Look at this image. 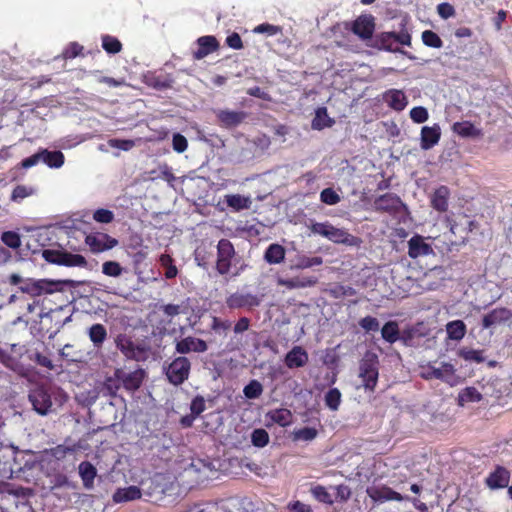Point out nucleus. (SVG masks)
I'll use <instances>...</instances> for the list:
<instances>
[{
	"instance_id": "f257e3e1",
	"label": "nucleus",
	"mask_w": 512,
	"mask_h": 512,
	"mask_svg": "<svg viewBox=\"0 0 512 512\" xmlns=\"http://www.w3.org/2000/svg\"><path fill=\"white\" fill-rule=\"evenodd\" d=\"M313 234L320 235L337 244L356 245L358 238L348 233L345 229L334 227L328 221L315 222L309 226Z\"/></svg>"
},
{
	"instance_id": "f03ea898",
	"label": "nucleus",
	"mask_w": 512,
	"mask_h": 512,
	"mask_svg": "<svg viewBox=\"0 0 512 512\" xmlns=\"http://www.w3.org/2000/svg\"><path fill=\"white\" fill-rule=\"evenodd\" d=\"M8 282L11 285H18V288L22 293H26L31 297H37L43 294L52 293L54 291L53 286L55 285L54 282L46 279H24L16 273H13L8 277Z\"/></svg>"
},
{
	"instance_id": "7ed1b4c3",
	"label": "nucleus",
	"mask_w": 512,
	"mask_h": 512,
	"mask_svg": "<svg viewBox=\"0 0 512 512\" xmlns=\"http://www.w3.org/2000/svg\"><path fill=\"white\" fill-rule=\"evenodd\" d=\"M358 376L366 391H375L379 378V359L375 353L365 354L359 364Z\"/></svg>"
},
{
	"instance_id": "20e7f679",
	"label": "nucleus",
	"mask_w": 512,
	"mask_h": 512,
	"mask_svg": "<svg viewBox=\"0 0 512 512\" xmlns=\"http://www.w3.org/2000/svg\"><path fill=\"white\" fill-rule=\"evenodd\" d=\"M446 222L450 232L458 237L462 244L467 241L469 234L478 226L475 220L462 212L446 216Z\"/></svg>"
},
{
	"instance_id": "39448f33",
	"label": "nucleus",
	"mask_w": 512,
	"mask_h": 512,
	"mask_svg": "<svg viewBox=\"0 0 512 512\" xmlns=\"http://www.w3.org/2000/svg\"><path fill=\"white\" fill-rule=\"evenodd\" d=\"M217 258L215 269L220 275H228L233 263L236 264V251L232 242L222 238L217 244Z\"/></svg>"
},
{
	"instance_id": "423d86ee",
	"label": "nucleus",
	"mask_w": 512,
	"mask_h": 512,
	"mask_svg": "<svg viewBox=\"0 0 512 512\" xmlns=\"http://www.w3.org/2000/svg\"><path fill=\"white\" fill-rule=\"evenodd\" d=\"M42 257L49 263L66 267H85L87 260L80 254H73L65 250L45 249Z\"/></svg>"
},
{
	"instance_id": "0eeeda50",
	"label": "nucleus",
	"mask_w": 512,
	"mask_h": 512,
	"mask_svg": "<svg viewBox=\"0 0 512 512\" xmlns=\"http://www.w3.org/2000/svg\"><path fill=\"white\" fill-rule=\"evenodd\" d=\"M191 363L185 356L176 357L166 369V377L168 381L179 386L183 384L190 375Z\"/></svg>"
},
{
	"instance_id": "6e6552de",
	"label": "nucleus",
	"mask_w": 512,
	"mask_h": 512,
	"mask_svg": "<svg viewBox=\"0 0 512 512\" xmlns=\"http://www.w3.org/2000/svg\"><path fill=\"white\" fill-rule=\"evenodd\" d=\"M376 41L381 48L396 52L399 50V45H411V35L406 30H402L399 33L383 32L377 35Z\"/></svg>"
},
{
	"instance_id": "1a4fd4ad",
	"label": "nucleus",
	"mask_w": 512,
	"mask_h": 512,
	"mask_svg": "<svg viewBox=\"0 0 512 512\" xmlns=\"http://www.w3.org/2000/svg\"><path fill=\"white\" fill-rule=\"evenodd\" d=\"M85 244L92 253L98 254L116 247L118 240L107 233L92 232L86 235Z\"/></svg>"
},
{
	"instance_id": "9d476101",
	"label": "nucleus",
	"mask_w": 512,
	"mask_h": 512,
	"mask_svg": "<svg viewBox=\"0 0 512 512\" xmlns=\"http://www.w3.org/2000/svg\"><path fill=\"white\" fill-rule=\"evenodd\" d=\"M421 377L425 380L438 379L449 385H454L456 377L455 368L453 364L448 362H443L439 368L428 365L421 372Z\"/></svg>"
},
{
	"instance_id": "9b49d317",
	"label": "nucleus",
	"mask_w": 512,
	"mask_h": 512,
	"mask_svg": "<svg viewBox=\"0 0 512 512\" xmlns=\"http://www.w3.org/2000/svg\"><path fill=\"white\" fill-rule=\"evenodd\" d=\"M261 303V298L252 293L234 292L226 298V305L229 309H253Z\"/></svg>"
},
{
	"instance_id": "f8f14e48",
	"label": "nucleus",
	"mask_w": 512,
	"mask_h": 512,
	"mask_svg": "<svg viewBox=\"0 0 512 512\" xmlns=\"http://www.w3.org/2000/svg\"><path fill=\"white\" fill-rule=\"evenodd\" d=\"M29 401L33 409L40 415H47L52 408L50 393L43 387H37L30 391Z\"/></svg>"
},
{
	"instance_id": "ddd939ff",
	"label": "nucleus",
	"mask_w": 512,
	"mask_h": 512,
	"mask_svg": "<svg viewBox=\"0 0 512 512\" xmlns=\"http://www.w3.org/2000/svg\"><path fill=\"white\" fill-rule=\"evenodd\" d=\"M403 206L401 198L393 193L380 195L374 200V208L378 212L396 214L401 211Z\"/></svg>"
},
{
	"instance_id": "4468645a",
	"label": "nucleus",
	"mask_w": 512,
	"mask_h": 512,
	"mask_svg": "<svg viewBox=\"0 0 512 512\" xmlns=\"http://www.w3.org/2000/svg\"><path fill=\"white\" fill-rule=\"evenodd\" d=\"M351 30L362 40L370 39L375 30L374 17L371 14L360 15L351 23Z\"/></svg>"
},
{
	"instance_id": "2eb2a0df",
	"label": "nucleus",
	"mask_w": 512,
	"mask_h": 512,
	"mask_svg": "<svg viewBox=\"0 0 512 512\" xmlns=\"http://www.w3.org/2000/svg\"><path fill=\"white\" fill-rule=\"evenodd\" d=\"M318 282V277L314 275H297L288 279L282 277L277 278V284L288 290L314 287Z\"/></svg>"
},
{
	"instance_id": "dca6fc26",
	"label": "nucleus",
	"mask_w": 512,
	"mask_h": 512,
	"mask_svg": "<svg viewBox=\"0 0 512 512\" xmlns=\"http://www.w3.org/2000/svg\"><path fill=\"white\" fill-rule=\"evenodd\" d=\"M512 320V310L506 307H497L485 314L482 318V328L488 329L494 325Z\"/></svg>"
},
{
	"instance_id": "f3484780",
	"label": "nucleus",
	"mask_w": 512,
	"mask_h": 512,
	"mask_svg": "<svg viewBox=\"0 0 512 512\" xmlns=\"http://www.w3.org/2000/svg\"><path fill=\"white\" fill-rule=\"evenodd\" d=\"M115 376L121 380L123 387L128 391H136L142 385L144 380L145 372L142 369L126 373L122 370H116Z\"/></svg>"
},
{
	"instance_id": "a211bd4d",
	"label": "nucleus",
	"mask_w": 512,
	"mask_h": 512,
	"mask_svg": "<svg viewBox=\"0 0 512 512\" xmlns=\"http://www.w3.org/2000/svg\"><path fill=\"white\" fill-rule=\"evenodd\" d=\"M207 349V343L203 339L192 336L177 341L175 345V350L179 354H188L190 352L203 353Z\"/></svg>"
},
{
	"instance_id": "6ab92c4d",
	"label": "nucleus",
	"mask_w": 512,
	"mask_h": 512,
	"mask_svg": "<svg viewBox=\"0 0 512 512\" xmlns=\"http://www.w3.org/2000/svg\"><path fill=\"white\" fill-rule=\"evenodd\" d=\"M510 476L511 473L507 468L498 465L494 471L488 475L485 482L490 489H501L508 487Z\"/></svg>"
},
{
	"instance_id": "aec40b11",
	"label": "nucleus",
	"mask_w": 512,
	"mask_h": 512,
	"mask_svg": "<svg viewBox=\"0 0 512 512\" xmlns=\"http://www.w3.org/2000/svg\"><path fill=\"white\" fill-rule=\"evenodd\" d=\"M432 246L424 241L421 235H414L408 241V255L412 259L433 254Z\"/></svg>"
},
{
	"instance_id": "412c9836",
	"label": "nucleus",
	"mask_w": 512,
	"mask_h": 512,
	"mask_svg": "<svg viewBox=\"0 0 512 512\" xmlns=\"http://www.w3.org/2000/svg\"><path fill=\"white\" fill-rule=\"evenodd\" d=\"M367 494L374 502L380 503L385 501H402L404 499L400 493L387 486L369 487Z\"/></svg>"
},
{
	"instance_id": "4be33fe9",
	"label": "nucleus",
	"mask_w": 512,
	"mask_h": 512,
	"mask_svg": "<svg viewBox=\"0 0 512 512\" xmlns=\"http://www.w3.org/2000/svg\"><path fill=\"white\" fill-rule=\"evenodd\" d=\"M441 138V128L438 124L423 126L420 133V147L429 150L438 144Z\"/></svg>"
},
{
	"instance_id": "5701e85b",
	"label": "nucleus",
	"mask_w": 512,
	"mask_h": 512,
	"mask_svg": "<svg viewBox=\"0 0 512 512\" xmlns=\"http://www.w3.org/2000/svg\"><path fill=\"white\" fill-rule=\"evenodd\" d=\"M198 49L193 52L195 60H201L219 48V43L214 36H202L197 39Z\"/></svg>"
},
{
	"instance_id": "b1692460",
	"label": "nucleus",
	"mask_w": 512,
	"mask_h": 512,
	"mask_svg": "<svg viewBox=\"0 0 512 512\" xmlns=\"http://www.w3.org/2000/svg\"><path fill=\"white\" fill-rule=\"evenodd\" d=\"M384 102L395 111H403L407 104L408 99L402 90L389 89L383 93Z\"/></svg>"
},
{
	"instance_id": "393cba45",
	"label": "nucleus",
	"mask_w": 512,
	"mask_h": 512,
	"mask_svg": "<svg viewBox=\"0 0 512 512\" xmlns=\"http://www.w3.org/2000/svg\"><path fill=\"white\" fill-rule=\"evenodd\" d=\"M449 198L450 189L445 185H441L435 189L430 197L431 207L438 212H446L449 206Z\"/></svg>"
},
{
	"instance_id": "a878e982",
	"label": "nucleus",
	"mask_w": 512,
	"mask_h": 512,
	"mask_svg": "<svg viewBox=\"0 0 512 512\" xmlns=\"http://www.w3.org/2000/svg\"><path fill=\"white\" fill-rule=\"evenodd\" d=\"M308 353L301 346H294L285 356V365L290 368H300L307 364Z\"/></svg>"
},
{
	"instance_id": "bb28decb",
	"label": "nucleus",
	"mask_w": 512,
	"mask_h": 512,
	"mask_svg": "<svg viewBox=\"0 0 512 512\" xmlns=\"http://www.w3.org/2000/svg\"><path fill=\"white\" fill-rule=\"evenodd\" d=\"M246 114L242 111L220 110L217 119L222 127L233 128L238 126L245 119Z\"/></svg>"
},
{
	"instance_id": "cd10ccee",
	"label": "nucleus",
	"mask_w": 512,
	"mask_h": 512,
	"mask_svg": "<svg viewBox=\"0 0 512 512\" xmlns=\"http://www.w3.org/2000/svg\"><path fill=\"white\" fill-rule=\"evenodd\" d=\"M116 347L129 359H137L140 349L134 342L126 335H118L116 340Z\"/></svg>"
},
{
	"instance_id": "c85d7f7f",
	"label": "nucleus",
	"mask_w": 512,
	"mask_h": 512,
	"mask_svg": "<svg viewBox=\"0 0 512 512\" xmlns=\"http://www.w3.org/2000/svg\"><path fill=\"white\" fill-rule=\"evenodd\" d=\"M452 130L464 138H480L483 135L482 130L470 121L456 122L453 124Z\"/></svg>"
},
{
	"instance_id": "c756f323",
	"label": "nucleus",
	"mask_w": 512,
	"mask_h": 512,
	"mask_svg": "<svg viewBox=\"0 0 512 512\" xmlns=\"http://www.w3.org/2000/svg\"><path fill=\"white\" fill-rule=\"evenodd\" d=\"M142 492L140 487L129 486L125 488H118L113 494V501L115 503H122L141 498Z\"/></svg>"
},
{
	"instance_id": "7c9ffc66",
	"label": "nucleus",
	"mask_w": 512,
	"mask_h": 512,
	"mask_svg": "<svg viewBox=\"0 0 512 512\" xmlns=\"http://www.w3.org/2000/svg\"><path fill=\"white\" fill-rule=\"evenodd\" d=\"M285 248L277 243L270 244L264 253V260L268 264H280L285 259Z\"/></svg>"
},
{
	"instance_id": "2f4dec72",
	"label": "nucleus",
	"mask_w": 512,
	"mask_h": 512,
	"mask_svg": "<svg viewBox=\"0 0 512 512\" xmlns=\"http://www.w3.org/2000/svg\"><path fill=\"white\" fill-rule=\"evenodd\" d=\"M334 123L335 120L328 116L327 109L325 107H319L316 110L311 126L314 130H322L332 127Z\"/></svg>"
},
{
	"instance_id": "473e14b6",
	"label": "nucleus",
	"mask_w": 512,
	"mask_h": 512,
	"mask_svg": "<svg viewBox=\"0 0 512 512\" xmlns=\"http://www.w3.org/2000/svg\"><path fill=\"white\" fill-rule=\"evenodd\" d=\"M41 161L50 168H60L64 164V154L61 151L40 150Z\"/></svg>"
},
{
	"instance_id": "72a5a7b5",
	"label": "nucleus",
	"mask_w": 512,
	"mask_h": 512,
	"mask_svg": "<svg viewBox=\"0 0 512 512\" xmlns=\"http://www.w3.org/2000/svg\"><path fill=\"white\" fill-rule=\"evenodd\" d=\"M79 475L83 485L86 488H91L97 475V470L89 461H83L79 464Z\"/></svg>"
},
{
	"instance_id": "f704fd0d",
	"label": "nucleus",
	"mask_w": 512,
	"mask_h": 512,
	"mask_svg": "<svg viewBox=\"0 0 512 512\" xmlns=\"http://www.w3.org/2000/svg\"><path fill=\"white\" fill-rule=\"evenodd\" d=\"M466 324L462 320L450 321L446 325V332L449 339L460 341L466 334Z\"/></svg>"
},
{
	"instance_id": "c9c22d12",
	"label": "nucleus",
	"mask_w": 512,
	"mask_h": 512,
	"mask_svg": "<svg viewBox=\"0 0 512 512\" xmlns=\"http://www.w3.org/2000/svg\"><path fill=\"white\" fill-rule=\"evenodd\" d=\"M225 203L228 207L238 212L249 209L251 200L249 197H245L240 194H229L225 196Z\"/></svg>"
},
{
	"instance_id": "e433bc0d",
	"label": "nucleus",
	"mask_w": 512,
	"mask_h": 512,
	"mask_svg": "<svg viewBox=\"0 0 512 512\" xmlns=\"http://www.w3.org/2000/svg\"><path fill=\"white\" fill-rule=\"evenodd\" d=\"M269 418L281 427H286L292 423L293 415L289 409L278 408L268 413Z\"/></svg>"
},
{
	"instance_id": "4c0bfd02",
	"label": "nucleus",
	"mask_w": 512,
	"mask_h": 512,
	"mask_svg": "<svg viewBox=\"0 0 512 512\" xmlns=\"http://www.w3.org/2000/svg\"><path fill=\"white\" fill-rule=\"evenodd\" d=\"M382 338L390 343H395L400 337L399 325L396 321L386 322L381 329Z\"/></svg>"
},
{
	"instance_id": "58836bf2",
	"label": "nucleus",
	"mask_w": 512,
	"mask_h": 512,
	"mask_svg": "<svg viewBox=\"0 0 512 512\" xmlns=\"http://www.w3.org/2000/svg\"><path fill=\"white\" fill-rule=\"evenodd\" d=\"M91 342L96 347H101L107 338V330L103 324H93L88 331Z\"/></svg>"
},
{
	"instance_id": "ea45409f",
	"label": "nucleus",
	"mask_w": 512,
	"mask_h": 512,
	"mask_svg": "<svg viewBox=\"0 0 512 512\" xmlns=\"http://www.w3.org/2000/svg\"><path fill=\"white\" fill-rule=\"evenodd\" d=\"M322 264H323V258L320 256L309 257V256L301 255V256L297 257L296 263L291 266V269L292 270H294V269L304 270V269H308V268H311L314 266H320Z\"/></svg>"
},
{
	"instance_id": "a19ab883",
	"label": "nucleus",
	"mask_w": 512,
	"mask_h": 512,
	"mask_svg": "<svg viewBox=\"0 0 512 512\" xmlns=\"http://www.w3.org/2000/svg\"><path fill=\"white\" fill-rule=\"evenodd\" d=\"M161 267L165 269L164 275L166 279H173L178 275V268L174 264V259L169 254H162L159 257Z\"/></svg>"
},
{
	"instance_id": "79ce46f5",
	"label": "nucleus",
	"mask_w": 512,
	"mask_h": 512,
	"mask_svg": "<svg viewBox=\"0 0 512 512\" xmlns=\"http://www.w3.org/2000/svg\"><path fill=\"white\" fill-rule=\"evenodd\" d=\"M482 395L475 387H466L458 395V404L463 406L468 402H479Z\"/></svg>"
},
{
	"instance_id": "37998d69",
	"label": "nucleus",
	"mask_w": 512,
	"mask_h": 512,
	"mask_svg": "<svg viewBox=\"0 0 512 512\" xmlns=\"http://www.w3.org/2000/svg\"><path fill=\"white\" fill-rule=\"evenodd\" d=\"M141 492L143 491L148 496L155 494H162L164 492L163 487L158 483L157 479L149 478L141 481Z\"/></svg>"
},
{
	"instance_id": "c03bdc74",
	"label": "nucleus",
	"mask_w": 512,
	"mask_h": 512,
	"mask_svg": "<svg viewBox=\"0 0 512 512\" xmlns=\"http://www.w3.org/2000/svg\"><path fill=\"white\" fill-rule=\"evenodd\" d=\"M76 451V446H65V445H57L50 449L45 450V453L56 460H63L69 453H74Z\"/></svg>"
},
{
	"instance_id": "a18cd8bd",
	"label": "nucleus",
	"mask_w": 512,
	"mask_h": 512,
	"mask_svg": "<svg viewBox=\"0 0 512 512\" xmlns=\"http://www.w3.org/2000/svg\"><path fill=\"white\" fill-rule=\"evenodd\" d=\"M102 47L109 54H117L122 50V43L116 37L102 36Z\"/></svg>"
},
{
	"instance_id": "49530a36",
	"label": "nucleus",
	"mask_w": 512,
	"mask_h": 512,
	"mask_svg": "<svg viewBox=\"0 0 512 512\" xmlns=\"http://www.w3.org/2000/svg\"><path fill=\"white\" fill-rule=\"evenodd\" d=\"M341 403V392L337 388H331L325 395V404L332 411L338 410Z\"/></svg>"
},
{
	"instance_id": "de8ad7c7",
	"label": "nucleus",
	"mask_w": 512,
	"mask_h": 512,
	"mask_svg": "<svg viewBox=\"0 0 512 512\" xmlns=\"http://www.w3.org/2000/svg\"><path fill=\"white\" fill-rule=\"evenodd\" d=\"M124 268L117 261H106L102 264V273L109 277H119Z\"/></svg>"
},
{
	"instance_id": "09e8293b",
	"label": "nucleus",
	"mask_w": 512,
	"mask_h": 512,
	"mask_svg": "<svg viewBox=\"0 0 512 512\" xmlns=\"http://www.w3.org/2000/svg\"><path fill=\"white\" fill-rule=\"evenodd\" d=\"M458 355L466 361L482 363L485 358L482 350L462 348L459 350Z\"/></svg>"
},
{
	"instance_id": "8fccbe9b",
	"label": "nucleus",
	"mask_w": 512,
	"mask_h": 512,
	"mask_svg": "<svg viewBox=\"0 0 512 512\" xmlns=\"http://www.w3.org/2000/svg\"><path fill=\"white\" fill-rule=\"evenodd\" d=\"M422 41L426 46L432 48H441L443 45L442 39L432 30H425L422 33Z\"/></svg>"
},
{
	"instance_id": "3c124183",
	"label": "nucleus",
	"mask_w": 512,
	"mask_h": 512,
	"mask_svg": "<svg viewBox=\"0 0 512 512\" xmlns=\"http://www.w3.org/2000/svg\"><path fill=\"white\" fill-rule=\"evenodd\" d=\"M251 442L254 446L262 448L269 443V434L265 429H255L251 434Z\"/></svg>"
},
{
	"instance_id": "603ef678",
	"label": "nucleus",
	"mask_w": 512,
	"mask_h": 512,
	"mask_svg": "<svg viewBox=\"0 0 512 512\" xmlns=\"http://www.w3.org/2000/svg\"><path fill=\"white\" fill-rule=\"evenodd\" d=\"M2 242L12 249H18L21 246L20 235L15 231H5L1 235Z\"/></svg>"
},
{
	"instance_id": "864d4df0",
	"label": "nucleus",
	"mask_w": 512,
	"mask_h": 512,
	"mask_svg": "<svg viewBox=\"0 0 512 512\" xmlns=\"http://www.w3.org/2000/svg\"><path fill=\"white\" fill-rule=\"evenodd\" d=\"M263 392L262 384L257 380H251L249 384L244 387L243 393L248 399H256Z\"/></svg>"
},
{
	"instance_id": "5fc2aeb1",
	"label": "nucleus",
	"mask_w": 512,
	"mask_h": 512,
	"mask_svg": "<svg viewBox=\"0 0 512 512\" xmlns=\"http://www.w3.org/2000/svg\"><path fill=\"white\" fill-rule=\"evenodd\" d=\"M320 200L326 205H336L341 198L333 188H325L320 193Z\"/></svg>"
},
{
	"instance_id": "6e6d98bb",
	"label": "nucleus",
	"mask_w": 512,
	"mask_h": 512,
	"mask_svg": "<svg viewBox=\"0 0 512 512\" xmlns=\"http://www.w3.org/2000/svg\"><path fill=\"white\" fill-rule=\"evenodd\" d=\"M311 493L316 500L325 504H331L332 498L327 489L322 485H317L311 489Z\"/></svg>"
},
{
	"instance_id": "4d7b16f0",
	"label": "nucleus",
	"mask_w": 512,
	"mask_h": 512,
	"mask_svg": "<svg viewBox=\"0 0 512 512\" xmlns=\"http://www.w3.org/2000/svg\"><path fill=\"white\" fill-rule=\"evenodd\" d=\"M210 327L217 334H226L231 327V322L229 320H222L219 317L213 316Z\"/></svg>"
},
{
	"instance_id": "13d9d810",
	"label": "nucleus",
	"mask_w": 512,
	"mask_h": 512,
	"mask_svg": "<svg viewBox=\"0 0 512 512\" xmlns=\"http://www.w3.org/2000/svg\"><path fill=\"white\" fill-rule=\"evenodd\" d=\"M428 117H429L428 111L423 106H416L410 110V118L415 123H418V124L424 123L425 121L428 120Z\"/></svg>"
},
{
	"instance_id": "bf43d9fd",
	"label": "nucleus",
	"mask_w": 512,
	"mask_h": 512,
	"mask_svg": "<svg viewBox=\"0 0 512 512\" xmlns=\"http://www.w3.org/2000/svg\"><path fill=\"white\" fill-rule=\"evenodd\" d=\"M33 194V189L30 187H27L25 185H17L11 194V200L15 202H20L24 198L30 196Z\"/></svg>"
},
{
	"instance_id": "052dcab7",
	"label": "nucleus",
	"mask_w": 512,
	"mask_h": 512,
	"mask_svg": "<svg viewBox=\"0 0 512 512\" xmlns=\"http://www.w3.org/2000/svg\"><path fill=\"white\" fill-rule=\"evenodd\" d=\"M93 219L98 223L108 224L114 220V213L111 210L100 208L93 213Z\"/></svg>"
},
{
	"instance_id": "680f3d73",
	"label": "nucleus",
	"mask_w": 512,
	"mask_h": 512,
	"mask_svg": "<svg viewBox=\"0 0 512 512\" xmlns=\"http://www.w3.org/2000/svg\"><path fill=\"white\" fill-rule=\"evenodd\" d=\"M108 145L111 148H117L123 151H129L135 146V141L130 139H117L112 138L108 140Z\"/></svg>"
},
{
	"instance_id": "e2e57ef3",
	"label": "nucleus",
	"mask_w": 512,
	"mask_h": 512,
	"mask_svg": "<svg viewBox=\"0 0 512 512\" xmlns=\"http://www.w3.org/2000/svg\"><path fill=\"white\" fill-rule=\"evenodd\" d=\"M359 325L365 332L378 331L380 327L378 319L372 316L360 319Z\"/></svg>"
},
{
	"instance_id": "0e129e2a",
	"label": "nucleus",
	"mask_w": 512,
	"mask_h": 512,
	"mask_svg": "<svg viewBox=\"0 0 512 512\" xmlns=\"http://www.w3.org/2000/svg\"><path fill=\"white\" fill-rule=\"evenodd\" d=\"M206 409L205 399L203 396H195L190 404V411L194 416H199Z\"/></svg>"
},
{
	"instance_id": "69168bd1",
	"label": "nucleus",
	"mask_w": 512,
	"mask_h": 512,
	"mask_svg": "<svg viewBox=\"0 0 512 512\" xmlns=\"http://www.w3.org/2000/svg\"><path fill=\"white\" fill-rule=\"evenodd\" d=\"M120 383H121V380L118 379V377H116V376H115V378L109 377L104 382L103 389L106 391V393L109 396L114 397V396H116V394L120 388Z\"/></svg>"
},
{
	"instance_id": "338daca9",
	"label": "nucleus",
	"mask_w": 512,
	"mask_h": 512,
	"mask_svg": "<svg viewBox=\"0 0 512 512\" xmlns=\"http://www.w3.org/2000/svg\"><path fill=\"white\" fill-rule=\"evenodd\" d=\"M83 46L77 42H71L63 52V57L65 59H73L79 55H82Z\"/></svg>"
},
{
	"instance_id": "774afa93",
	"label": "nucleus",
	"mask_w": 512,
	"mask_h": 512,
	"mask_svg": "<svg viewBox=\"0 0 512 512\" xmlns=\"http://www.w3.org/2000/svg\"><path fill=\"white\" fill-rule=\"evenodd\" d=\"M188 512H221L220 507L216 503L195 504Z\"/></svg>"
}]
</instances>
